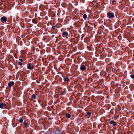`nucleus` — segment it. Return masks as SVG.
<instances>
[{
	"mask_svg": "<svg viewBox=\"0 0 134 134\" xmlns=\"http://www.w3.org/2000/svg\"><path fill=\"white\" fill-rule=\"evenodd\" d=\"M107 17L111 19L113 18L114 16V14L110 12H108L107 14Z\"/></svg>",
	"mask_w": 134,
	"mask_h": 134,
	"instance_id": "obj_1",
	"label": "nucleus"
},
{
	"mask_svg": "<svg viewBox=\"0 0 134 134\" xmlns=\"http://www.w3.org/2000/svg\"><path fill=\"white\" fill-rule=\"evenodd\" d=\"M27 68L28 69L32 70L34 69V66L31 63H29L27 64Z\"/></svg>",
	"mask_w": 134,
	"mask_h": 134,
	"instance_id": "obj_2",
	"label": "nucleus"
},
{
	"mask_svg": "<svg viewBox=\"0 0 134 134\" xmlns=\"http://www.w3.org/2000/svg\"><path fill=\"white\" fill-rule=\"evenodd\" d=\"M1 21L2 23H5L7 20V18L5 16L2 17L1 18Z\"/></svg>",
	"mask_w": 134,
	"mask_h": 134,
	"instance_id": "obj_3",
	"label": "nucleus"
},
{
	"mask_svg": "<svg viewBox=\"0 0 134 134\" xmlns=\"http://www.w3.org/2000/svg\"><path fill=\"white\" fill-rule=\"evenodd\" d=\"M6 104L3 103H1L0 104V108L2 109H4L6 108Z\"/></svg>",
	"mask_w": 134,
	"mask_h": 134,
	"instance_id": "obj_4",
	"label": "nucleus"
},
{
	"mask_svg": "<svg viewBox=\"0 0 134 134\" xmlns=\"http://www.w3.org/2000/svg\"><path fill=\"white\" fill-rule=\"evenodd\" d=\"M86 67L85 65H81L80 66V69L82 71H84L86 70Z\"/></svg>",
	"mask_w": 134,
	"mask_h": 134,
	"instance_id": "obj_5",
	"label": "nucleus"
},
{
	"mask_svg": "<svg viewBox=\"0 0 134 134\" xmlns=\"http://www.w3.org/2000/svg\"><path fill=\"white\" fill-rule=\"evenodd\" d=\"M68 33L66 31H65L63 33L62 36L63 37H66V38H68Z\"/></svg>",
	"mask_w": 134,
	"mask_h": 134,
	"instance_id": "obj_6",
	"label": "nucleus"
},
{
	"mask_svg": "<svg viewBox=\"0 0 134 134\" xmlns=\"http://www.w3.org/2000/svg\"><path fill=\"white\" fill-rule=\"evenodd\" d=\"M14 82L13 81H10L8 83V86L9 87H10L12 85H14Z\"/></svg>",
	"mask_w": 134,
	"mask_h": 134,
	"instance_id": "obj_7",
	"label": "nucleus"
},
{
	"mask_svg": "<svg viewBox=\"0 0 134 134\" xmlns=\"http://www.w3.org/2000/svg\"><path fill=\"white\" fill-rule=\"evenodd\" d=\"M36 97V95L35 94H33L31 98L30 99V100H32L34 99H35Z\"/></svg>",
	"mask_w": 134,
	"mask_h": 134,
	"instance_id": "obj_8",
	"label": "nucleus"
},
{
	"mask_svg": "<svg viewBox=\"0 0 134 134\" xmlns=\"http://www.w3.org/2000/svg\"><path fill=\"white\" fill-rule=\"evenodd\" d=\"M64 80L65 82H68L70 81L68 77H64Z\"/></svg>",
	"mask_w": 134,
	"mask_h": 134,
	"instance_id": "obj_9",
	"label": "nucleus"
},
{
	"mask_svg": "<svg viewBox=\"0 0 134 134\" xmlns=\"http://www.w3.org/2000/svg\"><path fill=\"white\" fill-rule=\"evenodd\" d=\"M110 2L113 5H115L116 3V1L115 0H111L110 1Z\"/></svg>",
	"mask_w": 134,
	"mask_h": 134,
	"instance_id": "obj_10",
	"label": "nucleus"
},
{
	"mask_svg": "<svg viewBox=\"0 0 134 134\" xmlns=\"http://www.w3.org/2000/svg\"><path fill=\"white\" fill-rule=\"evenodd\" d=\"M110 124H113V125L114 126H115L116 125V123L113 120H111L110 122Z\"/></svg>",
	"mask_w": 134,
	"mask_h": 134,
	"instance_id": "obj_11",
	"label": "nucleus"
},
{
	"mask_svg": "<svg viewBox=\"0 0 134 134\" xmlns=\"http://www.w3.org/2000/svg\"><path fill=\"white\" fill-rule=\"evenodd\" d=\"M24 125L26 127H28L29 125V124L28 123L26 122H25L24 123Z\"/></svg>",
	"mask_w": 134,
	"mask_h": 134,
	"instance_id": "obj_12",
	"label": "nucleus"
},
{
	"mask_svg": "<svg viewBox=\"0 0 134 134\" xmlns=\"http://www.w3.org/2000/svg\"><path fill=\"white\" fill-rule=\"evenodd\" d=\"M32 22L34 24H37V21L36 19H34L32 20Z\"/></svg>",
	"mask_w": 134,
	"mask_h": 134,
	"instance_id": "obj_13",
	"label": "nucleus"
},
{
	"mask_svg": "<svg viewBox=\"0 0 134 134\" xmlns=\"http://www.w3.org/2000/svg\"><path fill=\"white\" fill-rule=\"evenodd\" d=\"M66 117L68 118H70V116H71V115L69 114H66Z\"/></svg>",
	"mask_w": 134,
	"mask_h": 134,
	"instance_id": "obj_14",
	"label": "nucleus"
},
{
	"mask_svg": "<svg viewBox=\"0 0 134 134\" xmlns=\"http://www.w3.org/2000/svg\"><path fill=\"white\" fill-rule=\"evenodd\" d=\"M87 17V15L86 14H84L83 16V18L85 20L86 19Z\"/></svg>",
	"mask_w": 134,
	"mask_h": 134,
	"instance_id": "obj_15",
	"label": "nucleus"
},
{
	"mask_svg": "<svg viewBox=\"0 0 134 134\" xmlns=\"http://www.w3.org/2000/svg\"><path fill=\"white\" fill-rule=\"evenodd\" d=\"M19 121L21 123L23 121V120L21 118H20L19 120Z\"/></svg>",
	"mask_w": 134,
	"mask_h": 134,
	"instance_id": "obj_16",
	"label": "nucleus"
},
{
	"mask_svg": "<svg viewBox=\"0 0 134 134\" xmlns=\"http://www.w3.org/2000/svg\"><path fill=\"white\" fill-rule=\"evenodd\" d=\"M130 77L131 78L134 79V74L133 75H131Z\"/></svg>",
	"mask_w": 134,
	"mask_h": 134,
	"instance_id": "obj_17",
	"label": "nucleus"
},
{
	"mask_svg": "<svg viewBox=\"0 0 134 134\" xmlns=\"http://www.w3.org/2000/svg\"><path fill=\"white\" fill-rule=\"evenodd\" d=\"M18 64L20 66H21L23 64V63L21 62H19L18 63Z\"/></svg>",
	"mask_w": 134,
	"mask_h": 134,
	"instance_id": "obj_18",
	"label": "nucleus"
},
{
	"mask_svg": "<svg viewBox=\"0 0 134 134\" xmlns=\"http://www.w3.org/2000/svg\"><path fill=\"white\" fill-rule=\"evenodd\" d=\"M56 27V26H53L52 27V29H55Z\"/></svg>",
	"mask_w": 134,
	"mask_h": 134,
	"instance_id": "obj_19",
	"label": "nucleus"
},
{
	"mask_svg": "<svg viewBox=\"0 0 134 134\" xmlns=\"http://www.w3.org/2000/svg\"><path fill=\"white\" fill-rule=\"evenodd\" d=\"M91 113L90 112H88L87 113V114L89 115H90L91 114Z\"/></svg>",
	"mask_w": 134,
	"mask_h": 134,
	"instance_id": "obj_20",
	"label": "nucleus"
},
{
	"mask_svg": "<svg viewBox=\"0 0 134 134\" xmlns=\"http://www.w3.org/2000/svg\"><path fill=\"white\" fill-rule=\"evenodd\" d=\"M61 94L62 95H63L64 94V91H63V92H61Z\"/></svg>",
	"mask_w": 134,
	"mask_h": 134,
	"instance_id": "obj_21",
	"label": "nucleus"
},
{
	"mask_svg": "<svg viewBox=\"0 0 134 134\" xmlns=\"http://www.w3.org/2000/svg\"><path fill=\"white\" fill-rule=\"evenodd\" d=\"M19 60H20V62H22L23 61V60L21 59H20Z\"/></svg>",
	"mask_w": 134,
	"mask_h": 134,
	"instance_id": "obj_22",
	"label": "nucleus"
},
{
	"mask_svg": "<svg viewBox=\"0 0 134 134\" xmlns=\"http://www.w3.org/2000/svg\"><path fill=\"white\" fill-rule=\"evenodd\" d=\"M55 16H55V14H54V17H55Z\"/></svg>",
	"mask_w": 134,
	"mask_h": 134,
	"instance_id": "obj_23",
	"label": "nucleus"
},
{
	"mask_svg": "<svg viewBox=\"0 0 134 134\" xmlns=\"http://www.w3.org/2000/svg\"><path fill=\"white\" fill-rule=\"evenodd\" d=\"M116 86H118V84H117V85H116Z\"/></svg>",
	"mask_w": 134,
	"mask_h": 134,
	"instance_id": "obj_24",
	"label": "nucleus"
}]
</instances>
